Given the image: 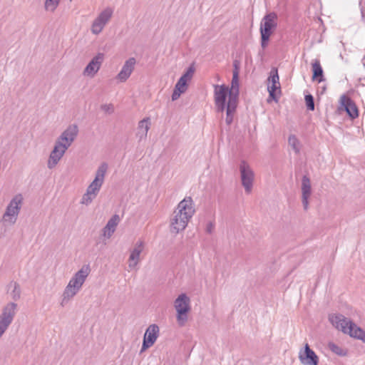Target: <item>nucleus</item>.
Masks as SVG:
<instances>
[{
	"instance_id": "1",
	"label": "nucleus",
	"mask_w": 365,
	"mask_h": 365,
	"mask_svg": "<svg viewBox=\"0 0 365 365\" xmlns=\"http://www.w3.org/2000/svg\"><path fill=\"white\" fill-rule=\"evenodd\" d=\"M194 213L193 201L190 197L180 201L170 220V232L176 235L183 231Z\"/></svg>"
},
{
	"instance_id": "2",
	"label": "nucleus",
	"mask_w": 365,
	"mask_h": 365,
	"mask_svg": "<svg viewBox=\"0 0 365 365\" xmlns=\"http://www.w3.org/2000/svg\"><path fill=\"white\" fill-rule=\"evenodd\" d=\"M278 26V15L274 11L267 12L262 19L259 24L260 46L265 49L269 43L271 36Z\"/></svg>"
},
{
	"instance_id": "3",
	"label": "nucleus",
	"mask_w": 365,
	"mask_h": 365,
	"mask_svg": "<svg viewBox=\"0 0 365 365\" xmlns=\"http://www.w3.org/2000/svg\"><path fill=\"white\" fill-rule=\"evenodd\" d=\"M90 272L91 268L89 264H85L70 279L63 294V299L61 302L62 306L78 293Z\"/></svg>"
},
{
	"instance_id": "4",
	"label": "nucleus",
	"mask_w": 365,
	"mask_h": 365,
	"mask_svg": "<svg viewBox=\"0 0 365 365\" xmlns=\"http://www.w3.org/2000/svg\"><path fill=\"white\" fill-rule=\"evenodd\" d=\"M174 307L176 310V319L180 327L185 326L190 311V299L186 294L182 293L175 299Z\"/></svg>"
},
{
	"instance_id": "5",
	"label": "nucleus",
	"mask_w": 365,
	"mask_h": 365,
	"mask_svg": "<svg viewBox=\"0 0 365 365\" xmlns=\"http://www.w3.org/2000/svg\"><path fill=\"white\" fill-rule=\"evenodd\" d=\"M267 81V91L269 93L267 102L269 103L271 101H274L277 103L279 101V96L277 95V92H278L279 95H281L282 91L279 83V76L277 68H272Z\"/></svg>"
},
{
	"instance_id": "6",
	"label": "nucleus",
	"mask_w": 365,
	"mask_h": 365,
	"mask_svg": "<svg viewBox=\"0 0 365 365\" xmlns=\"http://www.w3.org/2000/svg\"><path fill=\"white\" fill-rule=\"evenodd\" d=\"M16 311L17 304L15 302H9L3 307L0 314V337L12 323Z\"/></svg>"
},
{
	"instance_id": "7",
	"label": "nucleus",
	"mask_w": 365,
	"mask_h": 365,
	"mask_svg": "<svg viewBox=\"0 0 365 365\" xmlns=\"http://www.w3.org/2000/svg\"><path fill=\"white\" fill-rule=\"evenodd\" d=\"M23 200V196L21 194L16 195L11 199L3 216V219L5 221L9 220L11 224H14L16 222Z\"/></svg>"
},
{
	"instance_id": "8",
	"label": "nucleus",
	"mask_w": 365,
	"mask_h": 365,
	"mask_svg": "<svg viewBox=\"0 0 365 365\" xmlns=\"http://www.w3.org/2000/svg\"><path fill=\"white\" fill-rule=\"evenodd\" d=\"M214 98L216 110L217 113H223L227 106V98H230L229 88L225 84L214 85Z\"/></svg>"
},
{
	"instance_id": "9",
	"label": "nucleus",
	"mask_w": 365,
	"mask_h": 365,
	"mask_svg": "<svg viewBox=\"0 0 365 365\" xmlns=\"http://www.w3.org/2000/svg\"><path fill=\"white\" fill-rule=\"evenodd\" d=\"M108 170V164L102 163L98 168L96 176L92 182L87 187L89 194H93V197H96L101 187H102L106 173Z\"/></svg>"
},
{
	"instance_id": "10",
	"label": "nucleus",
	"mask_w": 365,
	"mask_h": 365,
	"mask_svg": "<svg viewBox=\"0 0 365 365\" xmlns=\"http://www.w3.org/2000/svg\"><path fill=\"white\" fill-rule=\"evenodd\" d=\"M113 14V9L111 7L103 9L93 21L91 32L96 35L99 34L111 19Z\"/></svg>"
},
{
	"instance_id": "11",
	"label": "nucleus",
	"mask_w": 365,
	"mask_h": 365,
	"mask_svg": "<svg viewBox=\"0 0 365 365\" xmlns=\"http://www.w3.org/2000/svg\"><path fill=\"white\" fill-rule=\"evenodd\" d=\"M240 172L242 185L245 192L250 193L252 190L254 180V172L245 160H242L240 165Z\"/></svg>"
},
{
	"instance_id": "12",
	"label": "nucleus",
	"mask_w": 365,
	"mask_h": 365,
	"mask_svg": "<svg viewBox=\"0 0 365 365\" xmlns=\"http://www.w3.org/2000/svg\"><path fill=\"white\" fill-rule=\"evenodd\" d=\"M159 335V327L157 324H153L150 325L143 336V344L140 353L152 346L156 341Z\"/></svg>"
},
{
	"instance_id": "13",
	"label": "nucleus",
	"mask_w": 365,
	"mask_h": 365,
	"mask_svg": "<svg viewBox=\"0 0 365 365\" xmlns=\"http://www.w3.org/2000/svg\"><path fill=\"white\" fill-rule=\"evenodd\" d=\"M299 359L304 365H318L319 364L318 356L307 343L305 344L304 349L299 351Z\"/></svg>"
},
{
	"instance_id": "14",
	"label": "nucleus",
	"mask_w": 365,
	"mask_h": 365,
	"mask_svg": "<svg viewBox=\"0 0 365 365\" xmlns=\"http://www.w3.org/2000/svg\"><path fill=\"white\" fill-rule=\"evenodd\" d=\"M78 128L76 124H71L61 134L57 140L62 142L61 147L68 149L78 135Z\"/></svg>"
},
{
	"instance_id": "15",
	"label": "nucleus",
	"mask_w": 365,
	"mask_h": 365,
	"mask_svg": "<svg viewBox=\"0 0 365 365\" xmlns=\"http://www.w3.org/2000/svg\"><path fill=\"white\" fill-rule=\"evenodd\" d=\"M62 142L56 140L52 151L50 153L47 166L49 169L53 168L63 156L66 151V147H61Z\"/></svg>"
},
{
	"instance_id": "16",
	"label": "nucleus",
	"mask_w": 365,
	"mask_h": 365,
	"mask_svg": "<svg viewBox=\"0 0 365 365\" xmlns=\"http://www.w3.org/2000/svg\"><path fill=\"white\" fill-rule=\"evenodd\" d=\"M104 60V53H98L88 65L86 66L83 71V74L90 76L91 77L94 76V75L99 71L101 66Z\"/></svg>"
},
{
	"instance_id": "17",
	"label": "nucleus",
	"mask_w": 365,
	"mask_h": 365,
	"mask_svg": "<svg viewBox=\"0 0 365 365\" xmlns=\"http://www.w3.org/2000/svg\"><path fill=\"white\" fill-rule=\"evenodd\" d=\"M329 319L334 327L344 334H346L349 324L352 322L340 314L329 315Z\"/></svg>"
},
{
	"instance_id": "18",
	"label": "nucleus",
	"mask_w": 365,
	"mask_h": 365,
	"mask_svg": "<svg viewBox=\"0 0 365 365\" xmlns=\"http://www.w3.org/2000/svg\"><path fill=\"white\" fill-rule=\"evenodd\" d=\"M329 319L334 327L344 334H346L349 324L352 322L340 314L329 315Z\"/></svg>"
},
{
	"instance_id": "19",
	"label": "nucleus",
	"mask_w": 365,
	"mask_h": 365,
	"mask_svg": "<svg viewBox=\"0 0 365 365\" xmlns=\"http://www.w3.org/2000/svg\"><path fill=\"white\" fill-rule=\"evenodd\" d=\"M136 60L135 58H129L124 63L120 71L117 75V79L120 82H125L130 76L133 71L134 70Z\"/></svg>"
},
{
	"instance_id": "20",
	"label": "nucleus",
	"mask_w": 365,
	"mask_h": 365,
	"mask_svg": "<svg viewBox=\"0 0 365 365\" xmlns=\"http://www.w3.org/2000/svg\"><path fill=\"white\" fill-rule=\"evenodd\" d=\"M341 103L347 115L351 119H355L359 116L358 108L350 98L343 95L341 97Z\"/></svg>"
},
{
	"instance_id": "21",
	"label": "nucleus",
	"mask_w": 365,
	"mask_h": 365,
	"mask_svg": "<svg viewBox=\"0 0 365 365\" xmlns=\"http://www.w3.org/2000/svg\"><path fill=\"white\" fill-rule=\"evenodd\" d=\"M312 193L311 182L309 178L304 175L302 179V201L304 210L308 209V199Z\"/></svg>"
},
{
	"instance_id": "22",
	"label": "nucleus",
	"mask_w": 365,
	"mask_h": 365,
	"mask_svg": "<svg viewBox=\"0 0 365 365\" xmlns=\"http://www.w3.org/2000/svg\"><path fill=\"white\" fill-rule=\"evenodd\" d=\"M144 243L143 241L139 240L135 245V247L131 251L129 257V267H134L138 262L140 259V255L143 251Z\"/></svg>"
},
{
	"instance_id": "23",
	"label": "nucleus",
	"mask_w": 365,
	"mask_h": 365,
	"mask_svg": "<svg viewBox=\"0 0 365 365\" xmlns=\"http://www.w3.org/2000/svg\"><path fill=\"white\" fill-rule=\"evenodd\" d=\"M312 81H317L321 83L324 81V71L321 66L320 61L314 59L312 63Z\"/></svg>"
},
{
	"instance_id": "24",
	"label": "nucleus",
	"mask_w": 365,
	"mask_h": 365,
	"mask_svg": "<svg viewBox=\"0 0 365 365\" xmlns=\"http://www.w3.org/2000/svg\"><path fill=\"white\" fill-rule=\"evenodd\" d=\"M120 222V217L118 215L115 214L111 217L110 219L108 221L106 225L103 227V235L107 237H110L111 235L114 233L117 225Z\"/></svg>"
},
{
	"instance_id": "25",
	"label": "nucleus",
	"mask_w": 365,
	"mask_h": 365,
	"mask_svg": "<svg viewBox=\"0 0 365 365\" xmlns=\"http://www.w3.org/2000/svg\"><path fill=\"white\" fill-rule=\"evenodd\" d=\"M187 86V82L181 78H179L175 86V88L171 96L172 101H174L178 100L180 98V95L186 91Z\"/></svg>"
},
{
	"instance_id": "26",
	"label": "nucleus",
	"mask_w": 365,
	"mask_h": 365,
	"mask_svg": "<svg viewBox=\"0 0 365 365\" xmlns=\"http://www.w3.org/2000/svg\"><path fill=\"white\" fill-rule=\"evenodd\" d=\"M230 96L229 101L238 102L240 94L239 76H232L231 81V87L229 88Z\"/></svg>"
},
{
	"instance_id": "27",
	"label": "nucleus",
	"mask_w": 365,
	"mask_h": 365,
	"mask_svg": "<svg viewBox=\"0 0 365 365\" xmlns=\"http://www.w3.org/2000/svg\"><path fill=\"white\" fill-rule=\"evenodd\" d=\"M238 102L227 101V104L225 108L226 118L225 122L227 125H230L233 121L234 114L236 112Z\"/></svg>"
},
{
	"instance_id": "28",
	"label": "nucleus",
	"mask_w": 365,
	"mask_h": 365,
	"mask_svg": "<svg viewBox=\"0 0 365 365\" xmlns=\"http://www.w3.org/2000/svg\"><path fill=\"white\" fill-rule=\"evenodd\" d=\"M149 121L150 118H145L138 123L137 136L139 138L140 140L147 136L148 130L150 129Z\"/></svg>"
},
{
	"instance_id": "29",
	"label": "nucleus",
	"mask_w": 365,
	"mask_h": 365,
	"mask_svg": "<svg viewBox=\"0 0 365 365\" xmlns=\"http://www.w3.org/2000/svg\"><path fill=\"white\" fill-rule=\"evenodd\" d=\"M364 331V330L363 329L358 327L352 322L349 324L346 334H348L351 337L359 339Z\"/></svg>"
},
{
	"instance_id": "30",
	"label": "nucleus",
	"mask_w": 365,
	"mask_h": 365,
	"mask_svg": "<svg viewBox=\"0 0 365 365\" xmlns=\"http://www.w3.org/2000/svg\"><path fill=\"white\" fill-rule=\"evenodd\" d=\"M11 287L13 290L11 292V297L14 301H18L21 297V287L18 282L11 281L7 285V290L9 291Z\"/></svg>"
},
{
	"instance_id": "31",
	"label": "nucleus",
	"mask_w": 365,
	"mask_h": 365,
	"mask_svg": "<svg viewBox=\"0 0 365 365\" xmlns=\"http://www.w3.org/2000/svg\"><path fill=\"white\" fill-rule=\"evenodd\" d=\"M288 143L294 150L295 153L298 154L300 152V142L295 135H290L288 138Z\"/></svg>"
},
{
	"instance_id": "32",
	"label": "nucleus",
	"mask_w": 365,
	"mask_h": 365,
	"mask_svg": "<svg viewBox=\"0 0 365 365\" xmlns=\"http://www.w3.org/2000/svg\"><path fill=\"white\" fill-rule=\"evenodd\" d=\"M329 349L335 354L339 356H345L347 355V350L342 349L337 344L329 342L328 344Z\"/></svg>"
},
{
	"instance_id": "33",
	"label": "nucleus",
	"mask_w": 365,
	"mask_h": 365,
	"mask_svg": "<svg viewBox=\"0 0 365 365\" xmlns=\"http://www.w3.org/2000/svg\"><path fill=\"white\" fill-rule=\"evenodd\" d=\"M195 67L193 65H190L187 70L183 73V74L180 76V78L188 82L191 80L195 73Z\"/></svg>"
},
{
	"instance_id": "34",
	"label": "nucleus",
	"mask_w": 365,
	"mask_h": 365,
	"mask_svg": "<svg viewBox=\"0 0 365 365\" xmlns=\"http://www.w3.org/2000/svg\"><path fill=\"white\" fill-rule=\"evenodd\" d=\"M304 100L307 109L310 111L314 110L315 106L314 96L312 94L308 93L305 95Z\"/></svg>"
},
{
	"instance_id": "35",
	"label": "nucleus",
	"mask_w": 365,
	"mask_h": 365,
	"mask_svg": "<svg viewBox=\"0 0 365 365\" xmlns=\"http://www.w3.org/2000/svg\"><path fill=\"white\" fill-rule=\"evenodd\" d=\"M61 0H46L45 9L47 11H54L58 7Z\"/></svg>"
},
{
	"instance_id": "36",
	"label": "nucleus",
	"mask_w": 365,
	"mask_h": 365,
	"mask_svg": "<svg viewBox=\"0 0 365 365\" xmlns=\"http://www.w3.org/2000/svg\"><path fill=\"white\" fill-rule=\"evenodd\" d=\"M94 197L93 194H89L88 191L86 190V192L83 195L81 202L88 205L92 202Z\"/></svg>"
},
{
	"instance_id": "37",
	"label": "nucleus",
	"mask_w": 365,
	"mask_h": 365,
	"mask_svg": "<svg viewBox=\"0 0 365 365\" xmlns=\"http://www.w3.org/2000/svg\"><path fill=\"white\" fill-rule=\"evenodd\" d=\"M240 70V61L235 59L233 61L232 76H239Z\"/></svg>"
},
{
	"instance_id": "38",
	"label": "nucleus",
	"mask_w": 365,
	"mask_h": 365,
	"mask_svg": "<svg viewBox=\"0 0 365 365\" xmlns=\"http://www.w3.org/2000/svg\"><path fill=\"white\" fill-rule=\"evenodd\" d=\"M101 108L102 110L109 114H111L114 112V107L112 104H103Z\"/></svg>"
},
{
	"instance_id": "39",
	"label": "nucleus",
	"mask_w": 365,
	"mask_h": 365,
	"mask_svg": "<svg viewBox=\"0 0 365 365\" xmlns=\"http://www.w3.org/2000/svg\"><path fill=\"white\" fill-rule=\"evenodd\" d=\"M215 221H210L206 225L205 232L208 234H212L215 229Z\"/></svg>"
},
{
	"instance_id": "40",
	"label": "nucleus",
	"mask_w": 365,
	"mask_h": 365,
	"mask_svg": "<svg viewBox=\"0 0 365 365\" xmlns=\"http://www.w3.org/2000/svg\"><path fill=\"white\" fill-rule=\"evenodd\" d=\"M359 340H361L363 343L365 344V331H364V333L361 335V336L359 337Z\"/></svg>"
},
{
	"instance_id": "41",
	"label": "nucleus",
	"mask_w": 365,
	"mask_h": 365,
	"mask_svg": "<svg viewBox=\"0 0 365 365\" xmlns=\"http://www.w3.org/2000/svg\"><path fill=\"white\" fill-rule=\"evenodd\" d=\"M361 13L362 17H364V10L363 9H361Z\"/></svg>"
},
{
	"instance_id": "42",
	"label": "nucleus",
	"mask_w": 365,
	"mask_h": 365,
	"mask_svg": "<svg viewBox=\"0 0 365 365\" xmlns=\"http://www.w3.org/2000/svg\"><path fill=\"white\" fill-rule=\"evenodd\" d=\"M73 0H70V1H72Z\"/></svg>"
}]
</instances>
